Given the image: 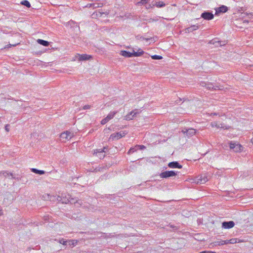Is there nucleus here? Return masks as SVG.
<instances>
[{"mask_svg": "<svg viewBox=\"0 0 253 253\" xmlns=\"http://www.w3.org/2000/svg\"><path fill=\"white\" fill-rule=\"evenodd\" d=\"M248 15H250L251 16H253V15L252 13L247 14Z\"/></svg>", "mask_w": 253, "mask_h": 253, "instance_id": "864d4df0", "label": "nucleus"}, {"mask_svg": "<svg viewBox=\"0 0 253 253\" xmlns=\"http://www.w3.org/2000/svg\"><path fill=\"white\" fill-rule=\"evenodd\" d=\"M67 241H64L63 239H61V240H59V243L61 244H63L64 245H66V243H67Z\"/></svg>", "mask_w": 253, "mask_h": 253, "instance_id": "a19ab883", "label": "nucleus"}, {"mask_svg": "<svg viewBox=\"0 0 253 253\" xmlns=\"http://www.w3.org/2000/svg\"><path fill=\"white\" fill-rule=\"evenodd\" d=\"M208 178L206 175H200L196 177L195 182L198 184H204L208 181Z\"/></svg>", "mask_w": 253, "mask_h": 253, "instance_id": "1a4fd4ad", "label": "nucleus"}, {"mask_svg": "<svg viewBox=\"0 0 253 253\" xmlns=\"http://www.w3.org/2000/svg\"><path fill=\"white\" fill-rule=\"evenodd\" d=\"M181 132L188 137H191L194 135L196 132V130L193 128H184Z\"/></svg>", "mask_w": 253, "mask_h": 253, "instance_id": "6e6552de", "label": "nucleus"}, {"mask_svg": "<svg viewBox=\"0 0 253 253\" xmlns=\"http://www.w3.org/2000/svg\"><path fill=\"white\" fill-rule=\"evenodd\" d=\"M91 108V106L90 105H84L83 109L84 110H86V109H89L90 108Z\"/></svg>", "mask_w": 253, "mask_h": 253, "instance_id": "79ce46f5", "label": "nucleus"}, {"mask_svg": "<svg viewBox=\"0 0 253 253\" xmlns=\"http://www.w3.org/2000/svg\"><path fill=\"white\" fill-rule=\"evenodd\" d=\"M235 223L233 221H224L222 223V227L225 229H230L233 227Z\"/></svg>", "mask_w": 253, "mask_h": 253, "instance_id": "9b49d317", "label": "nucleus"}, {"mask_svg": "<svg viewBox=\"0 0 253 253\" xmlns=\"http://www.w3.org/2000/svg\"><path fill=\"white\" fill-rule=\"evenodd\" d=\"M117 111H113L111 112L106 117V118L109 119V120H111L114 118L115 115L117 113Z\"/></svg>", "mask_w": 253, "mask_h": 253, "instance_id": "4be33fe9", "label": "nucleus"}, {"mask_svg": "<svg viewBox=\"0 0 253 253\" xmlns=\"http://www.w3.org/2000/svg\"><path fill=\"white\" fill-rule=\"evenodd\" d=\"M9 126H10V125L9 124H7L5 125V126L4 127L5 130L7 132H8L9 131Z\"/></svg>", "mask_w": 253, "mask_h": 253, "instance_id": "37998d69", "label": "nucleus"}, {"mask_svg": "<svg viewBox=\"0 0 253 253\" xmlns=\"http://www.w3.org/2000/svg\"><path fill=\"white\" fill-rule=\"evenodd\" d=\"M136 38L138 39V40H146V41H148L150 39H148V38H145L142 36H136Z\"/></svg>", "mask_w": 253, "mask_h": 253, "instance_id": "e433bc0d", "label": "nucleus"}, {"mask_svg": "<svg viewBox=\"0 0 253 253\" xmlns=\"http://www.w3.org/2000/svg\"><path fill=\"white\" fill-rule=\"evenodd\" d=\"M201 17L205 20H210L213 18V14L209 11H205L202 13Z\"/></svg>", "mask_w": 253, "mask_h": 253, "instance_id": "9d476101", "label": "nucleus"}, {"mask_svg": "<svg viewBox=\"0 0 253 253\" xmlns=\"http://www.w3.org/2000/svg\"><path fill=\"white\" fill-rule=\"evenodd\" d=\"M79 56L80 57H79V60L80 61L87 60H89L90 58H91V56L90 55H88L87 54L79 55Z\"/></svg>", "mask_w": 253, "mask_h": 253, "instance_id": "dca6fc26", "label": "nucleus"}, {"mask_svg": "<svg viewBox=\"0 0 253 253\" xmlns=\"http://www.w3.org/2000/svg\"><path fill=\"white\" fill-rule=\"evenodd\" d=\"M69 202H70L71 204H75V203L79 204L80 205H81L82 203L81 201H78L74 198H71L70 196Z\"/></svg>", "mask_w": 253, "mask_h": 253, "instance_id": "aec40b11", "label": "nucleus"}, {"mask_svg": "<svg viewBox=\"0 0 253 253\" xmlns=\"http://www.w3.org/2000/svg\"><path fill=\"white\" fill-rule=\"evenodd\" d=\"M153 5H156L158 7H163L165 5V4L162 1H159L156 2L155 4H153Z\"/></svg>", "mask_w": 253, "mask_h": 253, "instance_id": "bb28decb", "label": "nucleus"}, {"mask_svg": "<svg viewBox=\"0 0 253 253\" xmlns=\"http://www.w3.org/2000/svg\"><path fill=\"white\" fill-rule=\"evenodd\" d=\"M227 10H228V7L227 6L223 5L220 6L219 7H218V9H217L216 10V13H219V12L225 13Z\"/></svg>", "mask_w": 253, "mask_h": 253, "instance_id": "2eb2a0df", "label": "nucleus"}, {"mask_svg": "<svg viewBox=\"0 0 253 253\" xmlns=\"http://www.w3.org/2000/svg\"><path fill=\"white\" fill-rule=\"evenodd\" d=\"M198 28V26L196 25H193L190 27L186 28V31L187 32H191L194 30H197Z\"/></svg>", "mask_w": 253, "mask_h": 253, "instance_id": "412c9836", "label": "nucleus"}, {"mask_svg": "<svg viewBox=\"0 0 253 253\" xmlns=\"http://www.w3.org/2000/svg\"><path fill=\"white\" fill-rule=\"evenodd\" d=\"M31 171L34 173H35L36 174H38L40 175H42L45 173V171L44 170H39L38 169H34V168L32 169Z\"/></svg>", "mask_w": 253, "mask_h": 253, "instance_id": "6ab92c4d", "label": "nucleus"}, {"mask_svg": "<svg viewBox=\"0 0 253 253\" xmlns=\"http://www.w3.org/2000/svg\"><path fill=\"white\" fill-rule=\"evenodd\" d=\"M214 244L215 246H220V245H223V241H216L214 243Z\"/></svg>", "mask_w": 253, "mask_h": 253, "instance_id": "72a5a7b5", "label": "nucleus"}, {"mask_svg": "<svg viewBox=\"0 0 253 253\" xmlns=\"http://www.w3.org/2000/svg\"><path fill=\"white\" fill-rule=\"evenodd\" d=\"M229 241L230 242V244H235L237 243V239L236 238H232L230 240H229Z\"/></svg>", "mask_w": 253, "mask_h": 253, "instance_id": "ea45409f", "label": "nucleus"}, {"mask_svg": "<svg viewBox=\"0 0 253 253\" xmlns=\"http://www.w3.org/2000/svg\"><path fill=\"white\" fill-rule=\"evenodd\" d=\"M37 42L38 43L41 44V45H42L44 46H47L49 45V43L48 42L46 41H44V40H42V39H38L37 40Z\"/></svg>", "mask_w": 253, "mask_h": 253, "instance_id": "a211bd4d", "label": "nucleus"}, {"mask_svg": "<svg viewBox=\"0 0 253 253\" xmlns=\"http://www.w3.org/2000/svg\"><path fill=\"white\" fill-rule=\"evenodd\" d=\"M60 137L61 138V139L63 141H66V140H68V136H67V133L66 131L64 132H62L61 133L60 135Z\"/></svg>", "mask_w": 253, "mask_h": 253, "instance_id": "5701e85b", "label": "nucleus"}, {"mask_svg": "<svg viewBox=\"0 0 253 253\" xmlns=\"http://www.w3.org/2000/svg\"><path fill=\"white\" fill-rule=\"evenodd\" d=\"M149 1V0H141L140 1H139L137 3V5H144V4L148 3Z\"/></svg>", "mask_w": 253, "mask_h": 253, "instance_id": "c85d7f7f", "label": "nucleus"}, {"mask_svg": "<svg viewBox=\"0 0 253 253\" xmlns=\"http://www.w3.org/2000/svg\"><path fill=\"white\" fill-rule=\"evenodd\" d=\"M110 129V128H105V129H104V131L105 132L107 133V132H108V131H109Z\"/></svg>", "mask_w": 253, "mask_h": 253, "instance_id": "de8ad7c7", "label": "nucleus"}, {"mask_svg": "<svg viewBox=\"0 0 253 253\" xmlns=\"http://www.w3.org/2000/svg\"><path fill=\"white\" fill-rule=\"evenodd\" d=\"M138 52H136L133 49L132 52L127 51L126 50H121L120 51V55L126 57H138L141 56L143 53L144 51L141 49H139Z\"/></svg>", "mask_w": 253, "mask_h": 253, "instance_id": "f257e3e1", "label": "nucleus"}, {"mask_svg": "<svg viewBox=\"0 0 253 253\" xmlns=\"http://www.w3.org/2000/svg\"><path fill=\"white\" fill-rule=\"evenodd\" d=\"M50 195L48 194H44L42 196V199L44 201H49Z\"/></svg>", "mask_w": 253, "mask_h": 253, "instance_id": "cd10ccee", "label": "nucleus"}, {"mask_svg": "<svg viewBox=\"0 0 253 253\" xmlns=\"http://www.w3.org/2000/svg\"><path fill=\"white\" fill-rule=\"evenodd\" d=\"M177 172L174 170L165 171L160 174V176L162 178H168L170 177L175 176L177 175Z\"/></svg>", "mask_w": 253, "mask_h": 253, "instance_id": "7ed1b4c3", "label": "nucleus"}, {"mask_svg": "<svg viewBox=\"0 0 253 253\" xmlns=\"http://www.w3.org/2000/svg\"><path fill=\"white\" fill-rule=\"evenodd\" d=\"M168 167L170 168H178V169H181L182 166V165H180L178 162H170L168 164Z\"/></svg>", "mask_w": 253, "mask_h": 253, "instance_id": "ddd939ff", "label": "nucleus"}, {"mask_svg": "<svg viewBox=\"0 0 253 253\" xmlns=\"http://www.w3.org/2000/svg\"><path fill=\"white\" fill-rule=\"evenodd\" d=\"M108 150V148L105 147H104V148L103 149H97V153H105Z\"/></svg>", "mask_w": 253, "mask_h": 253, "instance_id": "c756f323", "label": "nucleus"}, {"mask_svg": "<svg viewBox=\"0 0 253 253\" xmlns=\"http://www.w3.org/2000/svg\"><path fill=\"white\" fill-rule=\"evenodd\" d=\"M109 119H108L106 117L104 119H103L101 121V125H105V124H106L108 121H109Z\"/></svg>", "mask_w": 253, "mask_h": 253, "instance_id": "4c0bfd02", "label": "nucleus"}, {"mask_svg": "<svg viewBox=\"0 0 253 253\" xmlns=\"http://www.w3.org/2000/svg\"><path fill=\"white\" fill-rule=\"evenodd\" d=\"M137 150V147H135L131 148L129 150L127 153H128V154H130L133 153V152H135Z\"/></svg>", "mask_w": 253, "mask_h": 253, "instance_id": "2f4dec72", "label": "nucleus"}, {"mask_svg": "<svg viewBox=\"0 0 253 253\" xmlns=\"http://www.w3.org/2000/svg\"><path fill=\"white\" fill-rule=\"evenodd\" d=\"M244 22L248 23V21L244 20Z\"/></svg>", "mask_w": 253, "mask_h": 253, "instance_id": "603ef678", "label": "nucleus"}, {"mask_svg": "<svg viewBox=\"0 0 253 253\" xmlns=\"http://www.w3.org/2000/svg\"><path fill=\"white\" fill-rule=\"evenodd\" d=\"M199 253H216L212 252V251H203Z\"/></svg>", "mask_w": 253, "mask_h": 253, "instance_id": "c03bdc74", "label": "nucleus"}, {"mask_svg": "<svg viewBox=\"0 0 253 253\" xmlns=\"http://www.w3.org/2000/svg\"><path fill=\"white\" fill-rule=\"evenodd\" d=\"M1 174H2L5 177H6L7 176H11L12 178H15V177H13V174L12 173H9L7 171H0V175Z\"/></svg>", "mask_w": 253, "mask_h": 253, "instance_id": "b1692460", "label": "nucleus"}, {"mask_svg": "<svg viewBox=\"0 0 253 253\" xmlns=\"http://www.w3.org/2000/svg\"><path fill=\"white\" fill-rule=\"evenodd\" d=\"M152 58L154 60H160L163 58V57L160 55H154L151 56Z\"/></svg>", "mask_w": 253, "mask_h": 253, "instance_id": "7c9ffc66", "label": "nucleus"}, {"mask_svg": "<svg viewBox=\"0 0 253 253\" xmlns=\"http://www.w3.org/2000/svg\"><path fill=\"white\" fill-rule=\"evenodd\" d=\"M49 201H52V202H56L57 201V197L55 196H54V195H50V197H49Z\"/></svg>", "mask_w": 253, "mask_h": 253, "instance_id": "473e14b6", "label": "nucleus"}, {"mask_svg": "<svg viewBox=\"0 0 253 253\" xmlns=\"http://www.w3.org/2000/svg\"><path fill=\"white\" fill-rule=\"evenodd\" d=\"M126 134V133L124 131H121L117 133H112L109 137V140H112L113 141L115 139H119L125 136Z\"/></svg>", "mask_w": 253, "mask_h": 253, "instance_id": "20e7f679", "label": "nucleus"}, {"mask_svg": "<svg viewBox=\"0 0 253 253\" xmlns=\"http://www.w3.org/2000/svg\"><path fill=\"white\" fill-rule=\"evenodd\" d=\"M66 132L67 134L68 139H70L73 136V134L69 131H66Z\"/></svg>", "mask_w": 253, "mask_h": 253, "instance_id": "c9c22d12", "label": "nucleus"}, {"mask_svg": "<svg viewBox=\"0 0 253 253\" xmlns=\"http://www.w3.org/2000/svg\"><path fill=\"white\" fill-rule=\"evenodd\" d=\"M102 3H89V4H88L87 5H86V7H92L93 8H97V7H101L102 6Z\"/></svg>", "mask_w": 253, "mask_h": 253, "instance_id": "f3484780", "label": "nucleus"}, {"mask_svg": "<svg viewBox=\"0 0 253 253\" xmlns=\"http://www.w3.org/2000/svg\"><path fill=\"white\" fill-rule=\"evenodd\" d=\"M2 210L1 209H0V216L1 215H2Z\"/></svg>", "mask_w": 253, "mask_h": 253, "instance_id": "3c124183", "label": "nucleus"}, {"mask_svg": "<svg viewBox=\"0 0 253 253\" xmlns=\"http://www.w3.org/2000/svg\"><path fill=\"white\" fill-rule=\"evenodd\" d=\"M135 147H137V149H139L140 150H143L144 149L146 148V147L144 145H137L135 146Z\"/></svg>", "mask_w": 253, "mask_h": 253, "instance_id": "58836bf2", "label": "nucleus"}, {"mask_svg": "<svg viewBox=\"0 0 253 253\" xmlns=\"http://www.w3.org/2000/svg\"><path fill=\"white\" fill-rule=\"evenodd\" d=\"M223 243H224V245H225V244H229V243H230V242H229V240H227L223 241Z\"/></svg>", "mask_w": 253, "mask_h": 253, "instance_id": "49530a36", "label": "nucleus"}, {"mask_svg": "<svg viewBox=\"0 0 253 253\" xmlns=\"http://www.w3.org/2000/svg\"><path fill=\"white\" fill-rule=\"evenodd\" d=\"M95 14V13H93V14H92V15H93V16H94Z\"/></svg>", "mask_w": 253, "mask_h": 253, "instance_id": "5fc2aeb1", "label": "nucleus"}, {"mask_svg": "<svg viewBox=\"0 0 253 253\" xmlns=\"http://www.w3.org/2000/svg\"><path fill=\"white\" fill-rule=\"evenodd\" d=\"M211 116L212 115H217V114L215 113H211Z\"/></svg>", "mask_w": 253, "mask_h": 253, "instance_id": "8fccbe9b", "label": "nucleus"}, {"mask_svg": "<svg viewBox=\"0 0 253 253\" xmlns=\"http://www.w3.org/2000/svg\"><path fill=\"white\" fill-rule=\"evenodd\" d=\"M201 86L203 87H206L207 89L211 90L212 89L214 90H222L223 89V87L221 85H213L212 83H206V82H202L201 83Z\"/></svg>", "mask_w": 253, "mask_h": 253, "instance_id": "f03ea898", "label": "nucleus"}, {"mask_svg": "<svg viewBox=\"0 0 253 253\" xmlns=\"http://www.w3.org/2000/svg\"><path fill=\"white\" fill-rule=\"evenodd\" d=\"M249 69L250 70L253 71V65H250L249 67Z\"/></svg>", "mask_w": 253, "mask_h": 253, "instance_id": "09e8293b", "label": "nucleus"}, {"mask_svg": "<svg viewBox=\"0 0 253 253\" xmlns=\"http://www.w3.org/2000/svg\"><path fill=\"white\" fill-rule=\"evenodd\" d=\"M95 153V155L97 157H98L100 159L104 158L105 157V155H104V153H102H102H97V151H96Z\"/></svg>", "mask_w": 253, "mask_h": 253, "instance_id": "f704fd0d", "label": "nucleus"}, {"mask_svg": "<svg viewBox=\"0 0 253 253\" xmlns=\"http://www.w3.org/2000/svg\"><path fill=\"white\" fill-rule=\"evenodd\" d=\"M20 4L26 6L28 8H30L31 6L30 3L26 0L21 1Z\"/></svg>", "mask_w": 253, "mask_h": 253, "instance_id": "a878e982", "label": "nucleus"}, {"mask_svg": "<svg viewBox=\"0 0 253 253\" xmlns=\"http://www.w3.org/2000/svg\"><path fill=\"white\" fill-rule=\"evenodd\" d=\"M103 13H102L101 12H96V16H101L102 15V14H103Z\"/></svg>", "mask_w": 253, "mask_h": 253, "instance_id": "a18cd8bd", "label": "nucleus"}, {"mask_svg": "<svg viewBox=\"0 0 253 253\" xmlns=\"http://www.w3.org/2000/svg\"><path fill=\"white\" fill-rule=\"evenodd\" d=\"M212 127H216L217 128H222L227 129L226 127H225L224 125L223 124H218L216 122H212L211 124Z\"/></svg>", "mask_w": 253, "mask_h": 253, "instance_id": "4468645a", "label": "nucleus"}, {"mask_svg": "<svg viewBox=\"0 0 253 253\" xmlns=\"http://www.w3.org/2000/svg\"><path fill=\"white\" fill-rule=\"evenodd\" d=\"M225 42V41L222 42L219 41L217 39L215 38L210 41V43L214 44L215 46H221L226 44Z\"/></svg>", "mask_w": 253, "mask_h": 253, "instance_id": "f8f14e48", "label": "nucleus"}, {"mask_svg": "<svg viewBox=\"0 0 253 253\" xmlns=\"http://www.w3.org/2000/svg\"><path fill=\"white\" fill-rule=\"evenodd\" d=\"M70 195H66L65 194H62L61 196H58L57 197V202H61L62 204H67L69 203Z\"/></svg>", "mask_w": 253, "mask_h": 253, "instance_id": "39448f33", "label": "nucleus"}, {"mask_svg": "<svg viewBox=\"0 0 253 253\" xmlns=\"http://www.w3.org/2000/svg\"><path fill=\"white\" fill-rule=\"evenodd\" d=\"M229 147L230 149H232L235 152H241L242 151L243 147L239 143H235L231 142L229 143Z\"/></svg>", "mask_w": 253, "mask_h": 253, "instance_id": "423d86ee", "label": "nucleus"}, {"mask_svg": "<svg viewBox=\"0 0 253 253\" xmlns=\"http://www.w3.org/2000/svg\"><path fill=\"white\" fill-rule=\"evenodd\" d=\"M139 113V111L138 109H134L131 111L129 114L126 115L125 118V120L127 121H129L132 120L134 117L136 116L137 114Z\"/></svg>", "mask_w": 253, "mask_h": 253, "instance_id": "0eeeda50", "label": "nucleus"}, {"mask_svg": "<svg viewBox=\"0 0 253 253\" xmlns=\"http://www.w3.org/2000/svg\"><path fill=\"white\" fill-rule=\"evenodd\" d=\"M107 167V166L106 165H100L97 168L95 169L96 171H103V169H106Z\"/></svg>", "mask_w": 253, "mask_h": 253, "instance_id": "393cba45", "label": "nucleus"}]
</instances>
